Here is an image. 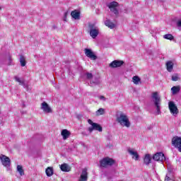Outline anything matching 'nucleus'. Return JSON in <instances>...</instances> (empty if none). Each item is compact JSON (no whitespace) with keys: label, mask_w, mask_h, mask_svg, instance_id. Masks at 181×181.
I'll return each mask as SVG.
<instances>
[{"label":"nucleus","mask_w":181,"mask_h":181,"mask_svg":"<svg viewBox=\"0 0 181 181\" xmlns=\"http://www.w3.org/2000/svg\"><path fill=\"white\" fill-rule=\"evenodd\" d=\"M151 98L156 108V114L157 115H159V114H160V103H162L160 96L158 92H153L151 95Z\"/></svg>","instance_id":"1"},{"label":"nucleus","mask_w":181,"mask_h":181,"mask_svg":"<svg viewBox=\"0 0 181 181\" xmlns=\"http://www.w3.org/2000/svg\"><path fill=\"white\" fill-rule=\"evenodd\" d=\"M117 121L122 127H125L126 128H129V127H131L129 118H128V116L124 113H121L117 117Z\"/></svg>","instance_id":"2"},{"label":"nucleus","mask_w":181,"mask_h":181,"mask_svg":"<svg viewBox=\"0 0 181 181\" xmlns=\"http://www.w3.org/2000/svg\"><path fill=\"white\" fill-rule=\"evenodd\" d=\"M89 29L90 36L92 39H95L97 36L100 34V28L95 25V23H89L88 25Z\"/></svg>","instance_id":"3"},{"label":"nucleus","mask_w":181,"mask_h":181,"mask_svg":"<svg viewBox=\"0 0 181 181\" xmlns=\"http://www.w3.org/2000/svg\"><path fill=\"white\" fill-rule=\"evenodd\" d=\"M88 124H90V125H91L90 127L88 128V131L90 132V134H91L93 130L99 131V132H103V127H101L100 124L93 122V120L90 119H88Z\"/></svg>","instance_id":"4"},{"label":"nucleus","mask_w":181,"mask_h":181,"mask_svg":"<svg viewBox=\"0 0 181 181\" xmlns=\"http://www.w3.org/2000/svg\"><path fill=\"white\" fill-rule=\"evenodd\" d=\"M168 108L170 110V112L174 117H176V115H177V114H179V109H177V106H176V104H175V102L170 101L168 103Z\"/></svg>","instance_id":"5"},{"label":"nucleus","mask_w":181,"mask_h":181,"mask_svg":"<svg viewBox=\"0 0 181 181\" xmlns=\"http://www.w3.org/2000/svg\"><path fill=\"white\" fill-rule=\"evenodd\" d=\"M115 163V161L110 158H105L100 160V166L102 168H107V166H112Z\"/></svg>","instance_id":"6"},{"label":"nucleus","mask_w":181,"mask_h":181,"mask_svg":"<svg viewBox=\"0 0 181 181\" xmlns=\"http://www.w3.org/2000/svg\"><path fill=\"white\" fill-rule=\"evenodd\" d=\"M117 6H118V3L117 1H112L107 4V7L110 9L111 12L115 13L116 16H118V9H117Z\"/></svg>","instance_id":"7"},{"label":"nucleus","mask_w":181,"mask_h":181,"mask_svg":"<svg viewBox=\"0 0 181 181\" xmlns=\"http://www.w3.org/2000/svg\"><path fill=\"white\" fill-rule=\"evenodd\" d=\"M0 159L1 160V163L6 168H9L11 166V159L5 155H1Z\"/></svg>","instance_id":"8"},{"label":"nucleus","mask_w":181,"mask_h":181,"mask_svg":"<svg viewBox=\"0 0 181 181\" xmlns=\"http://www.w3.org/2000/svg\"><path fill=\"white\" fill-rule=\"evenodd\" d=\"M84 52H85L86 56L87 57H88L89 59H90V60H97V55H95V54H94L93 50H91L90 49H88V48H86L84 49Z\"/></svg>","instance_id":"9"},{"label":"nucleus","mask_w":181,"mask_h":181,"mask_svg":"<svg viewBox=\"0 0 181 181\" xmlns=\"http://www.w3.org/2000/svg\"><path fill=\"white\" fill-rule=\"evenodd\" d=\"M41 110L45 113V114H51L53 112V110H52V107L49 106V104L46 102H43L41 103Z\"/></svg>","instance_id":"10"},{"label":"nucleus","mask_w":181,"mask_h":181,"mask_svg":"<svg viewBox=\"0 0 181 181\" xmlns=\"http://www.w3.org/2000/svg\"><path fill=\"white\" fill-rule=\"evenodd\" d=\"M128 153L132 156V159H134V160H139V154H138V151L135 150V148H129L127 149Z\"/></svg>","instance_id":"11"},{"label":"nucleus","mask_w":181,"mask_h":181,"mask_svg":"<svg viewBox=\"0 0 181 181\" xmlns=\"http://www.w3.org/2000/svg\"><path fill=\"white\" fill-rule=\"evenodd\" d=\"M153 159L157 162H163L164 160H166V158L165 157V154H163V153H156L153 156Z\"/></svg>","instance_id":"12"},{"label":"nucleus","mask_w":181,"mask_h":181,"mask_svg":"<svg viewBox=\"0 0 181 181\" xmlns=\"http://www.w3.org/2000/svg\"><path fill=\"white\" fill-rule=\"evenodd\" d=\"M122 64H124V61L115 60L109 64V67L111 69H117V67H121Z\"/></svg>","instance_id":"13"},{"label":"nucleus","mask_w":181,"mask_h":181,"mask_svg":"<svg viewBox=\"0 0 181 181\" xmlns=\"http://www.w3.org/2000/svg\"><path fill=\"white\" fill-rule=\"evenodd\" d=\"M14 79L17 83H19L20 86H23L24 88H26L27 91H29V85L25 82V80L21 79V78L18 76H15Z\"/></svg>","instance_id":"14"},{"label":"nucleus","mask_w":181,"mask_h":181,"mask_svg":"<svg viewBox=\"0 0 181 181\" xmlns=\"http://www.w3.org/2000/svg\"><path fill=\"white\" fill-rule=\"evenodd\" d=\"M88 179V173H87L86 168H83L82 170V173L81 174V177L78 181H86Z\"/></svg>","instance_id":"15"},{"label":"nucleus","mask_w":181,"mask_h":181,"mask_svg":"<svg viewBox=\"0 0 181 181\" xmlns=\"http://www.w3.org/2000/svg\"><path fill=\"white\" fill-rule=\"evenodd\" d=\"M60 169L62 172H70V170H71V167L67 163H64L60 165Z\"/></svg>","instance_id":"16"},{"label":"nucleus","mask_w":181,"mask_h":181,"mask_svg":"<svg viewBox=\"0 0 181 181\" xmlns=\"http://www.w3.org/2000/svg\"><path fill=\"white\" fill-rule=\"evenodd\" d=\"M71 16L74 19L78 20L80 19V13L77 10H74V11H71Z\"/></svg>","instance_id":"17"},{"label":"nucleus","mask_w":181,"mask_h":181,"mask_svg":"<svg viewBox=\"0 0 181 181\" xmlns=\"http://www.w3.org/2000/svg\"><path fill=\"white\" fill-rule=\"evenodd\" d=\"M61 135L63 136V139H67V138L70 136V132H69L67 129H63Z\"/></svg>","instance_id":"18"},{"label":"nucleus","mask_w":181,"mask_h":181,"mask_svg":"<svg viewBox=\"0 0 181 181\" xmlns=\"http://www.w3.org/2000/svg\"><path fill=\"white\" fill-rule=\"evenodd\" d=\"M151 160H152V157H151V155L146 154L144 158V162L145 165H149V163H151Z\"/></svg>","instance_id":"19"},{"label":"nucleus","mask_w":181,"mask_h":181,"mask_svg":"<svg viewBox=\"0 0 181 181\" xmlns=\"http://www.w3.org/2000/svg\"><path fill=\"white\" fill-rule=\"evenodd\" d=\"M166 67L168 71L170 73L173 70V62L172 61H168L166 62Z\"/></svg>","instance_id":"20"},{"label":"nucleus","mask_w":181,"mask_h":181,"mask_svg":"<svg viewBox=\"0 0 181 181\" xmlns=\"http://www.w3.org/2000/svg\"><path fill=\"white\" fill-rule=\"evenodd\" d=\"M20 64L21 67L26 66V58L23 55H20Z\"/></svg>","instance_id":"21"},{"label":"nucleus","mask_w":181,"mask_h":181,"mask_svg":"<svg viewBox=\"0 0 181 181\" xmlns=\"http://www.w3.org/2000/svg\"><path fill=\"white\" fill-rule=\"evenodd\" d=\"M105 25L107 26V28H110V29H114V28H115V24H114V23L111 22L110 20H107L105 22Z\"/></svg>","instance_id":"22"},{"label":"nucleus","mask_w":181,"mask_h":181,"mask_svg":"<svg viewBox=\"0 0 181 181\" xmlns=\"http://www.w3.org/2000/svg\"><path fill=\"white\" fill-rule=\"evenodd\" d=\"M132 81L134 84H136V86H138L141 83V78L138 76H134L132 77Z\"/></svg>","instance_id":"23"},{"label":"nucleus","mask_w":181,"mask_h":181,"mask_svg":"<svg viewBox=\"0 0 181 181\" xmlns=\"http://www.w3.org/2000/svg\"><path fill=\"white\" fill-rule=\"evenodd\" d=\"M45 173H46L47 176H48V177H50V176H53V168L48 167L45 170Z\"/></svg>","instance_id":"24"},{"label":"nucleus","mask_w":181,"mask_h":181,"mask_svg":"<svg viewBox=\"0 0 181 181\" xmlns=\"http://www.w3.org/2000/svg\"><path fill=\"white\" fill-rule=\"evenodd\" d=\"M171 91L173 95H175V94H177V93L180 91V86H173L171 88Z\"/></svg>","instance_id":"25"},{"label":"nucleus","mask_w":181,"mask_h":181,"mask_svg":"<svg viewBox=\"0 0 181 181\" xmlns=\"http://www.w3.org/2000/svg\"><path fill=\"white\" fill-rule=\"evenodd\" d=\"M83 77L86 78V80H91L93 78V76L92 73L90 72H86L83 75Z\"/></svg>","instance_id":"26"},{"label":"nucleus","mask_w":181,"mask_h":181,"mask_svg":"<svg viewBox=\"0 0 181 181\" xmlns=\"http://www.w3.org/2000/svg\"><path fill=\"white\" fill-rule=\"evenodd\" d=\"M163 38L167 39V40H173V39H175L172 34H166L163 35Z\"/></svg>","instance_id":"27"},{"label":"nucleus","mask_w":181,"mask_h":181,"mask_svg":"<svg viewBox=\"0 0 181 181\" xmlns=\"http://www.w3.org/2000/svg\"><path fill=\"white\" fill-rule=\"evenodd\" d=\"M105 112V110L103 108H100L98 110L95 112L96 115L98 117L100 115H104V113Z\"/></svg>","instance_id":"28"},{"label":"nucleus","mask_w":181,"mask_h":181,"mask_svg":"<svg viewBox=\"0 0 181 181\" xmlns=\"http://www.w3.org/2000/svg\"><path fill=\"white\" fill-rule=\"evenodd\" d=\"M17 170L20 173L21 176H23V175H25V172L23 171V168L21 165L17 166Z\"/></svg>","instance_id":"29"},{"label":"nucleus","mask_w":181,"mask_h":181,"mask_svg":"<svg viewBox=\"0 0 181 181\" xmlns=\"http://www.w3.org/2000/svg\"><path fill=\"white\" fill-rule=\"evenodd\" d=\"M179 80V75L177 74H175L172 76V81H177Z\"/></svg>","instance_id":"30"},{"label":"nucleus","mask_w":181,"mask_h":181,"mask_svg":"<svg viewBox=\"0 0 181 181\" xmlns=\"http://www.w3.org/2000/svg\"><path fill=\"white\" fill-rule=\"evenodd\" d=\"M165 180V181H175V180H172V179L169 178V177H168V175H166Z\"/></svg>","instance_id":"31"},{"label":"nucleus","mask_w":181,"mask_h":181,"mask_svg":"<svg viewBox=\"0 0 181 181\" xmlns=\"http://www.w3.org/2000/svg\"><path fill=\"white\" fill-rule=\"evenodd\" d=\"M177 26H178V28H181V20H179V21L177 22Z\"/></svg>","instance_id":"32"},{"label":"nucleus","mask_w":181,"mask_h":181,"mask_svg":"<svg viewBox=\"0 0 181 181\" xmlns=\"http://www.w3.org/2000/svg\"><path fill=\"white\" fill-rule=\"evenodd\" d=\"M100 100H103V101H105V97L103 96V95H100L99 97Z\"/></svg>","instance_id":"33"},{"label":"nucleus","mask_w":181,"mask_h":181,"mask_svg":"<svg viewBox=\"0 0 181 181\" xmlns=\"http://www.w3.org/2000/svg\"><path fill=\"white\" fill-rule=\"evenodd\" d=\"M8 60H9V64H11V62H12V58L11 57H8Z\"/></svg>","instance_id":"34"},{"label":"nucleus","mask_w":181,"mask_h":181,"mask_svg":"<svg viewBox=\"0 0 181 181\" xmlns=\"http://www.w3.org/2000/svg\"><path fill=\"white\" fill-rule=\"evenodd\" d=\"M2 9V7L1 6H0V11Z\"/></svg>","instance_id":"35"}]
</instances>
